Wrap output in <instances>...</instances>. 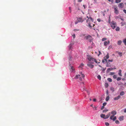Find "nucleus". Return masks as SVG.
Returning <instances> with one entry per match:
<instances>
[{"label": "nucleus", "instance_id": "1", "mask_svg": "<svg viewBox=\"0 0 126 126\" xmlns=\"http://www.w3.org/2000/svg\"><path fill=\"white\" fill-rule=\"evenodd\" d=\"M88 59L89 61V62H90L91 63H93L94 62L97 63H100L99 62L98 63V62L95 59L93 58L91 56H89L88 58Z\"/></svg>", "mask_w": 126, "mask_h": 126}, {"label": "nucleus", "instance_id": "2", "mask_svg": "<svg viewBox=\"0 0 126 126\" xmlns=\"http://www.w3.org/2000/svg\"><path fill=\"white\" fill-rule=\"evenodd\" d=\"M111 114H112L110 118L111 120H113V121H115L116 119V116H114L116 114V112L114 110L113 111H111Z\"/></svg>", "mask_w": 126, "mask_h": 126}, {"label": "nucleus", "instance_id": "3", "mask_svg": "<svg viewBox=\"0 0 126 126\" xmlns=\"http://www.w3.org/2000/svg\"><path fill=\"white\" fill-rule=\"evenodd\" d=\"M109 58V54L108 53L106 56L104 57V59L102 60V62L103 63H104L105 61H106V62H107V59H108Z\"/></svg>", "mask_w": 126, "mask_h": 126}, {"label": "nucleus", "instance_id": "4", "mask_svg": "<svg viewBox=\"0 0 126 126\" xmlns=\"http://www.w3.org/2000/svg\"><path fill=\"white\" fill-rule=\"evenodd\" d=\"M80 73L81 75H77L76 76V77H75V79H77L79 78V80H82V78L80 77V76H81V77L83 78H84V75L83 74H82L81 72Z\"/></svg>", "mask_w": 126, "mask_h": 126}, {"label": "nucleus", "instance_id": "5", "mask_svg": "<svg viewBox=\"0 0 126 126\" xmlns=\"http://www.w3.org/2000/svg\"><path fill=\"white\" fill-rule=\"evenodd\" d=\"M110 24L111 27L113 29H115L116 26V22L114 21H112L111 23Z\"/></svg>", "mask_w": 126, "mask_h": 126}, {"label": "nucleus", "instance_id": "6", "mask_svg": "<svg viewBox=\"0 0 126 126\" xmlns=\"http://www.w3.org/2000/svg\"><path fill=\"white\" fill-rule=\"evenodd\" d=\"M84 20L82 18V17H79L77 19V21L79 22H82L84 21Z\"/></svg>", "mask_w": 126, "mask_h": 126}, {"label": "nucleus", "instance_id": "7", "mask_svg": "<svg viewBox=\"0 0 126 126\" xmlns=\"http://www.w3.org/2000/svg\"><path fill=\"white\" fill-rule=\"evenodd\" d=\"M90 62H88V63L87 64V66L91 68H92L94 67V65H93L91 64Z\"/></svg>", "mask_w": 126, "mask_h": 126}, {"label": "nucleus", "instance_id": "8", "mask_svg": "<svg viewBox=\"0 0 126 126\" xmlns=\"http://www.w3.org/2000/svg\"><path fill=\"white\" fill-rule=\"evenodd\" d=\"M118 6L119 8H122L124 7V4L123 3L121 2L119 4Z\"/></svg>", "mask_w": 126, "mask_h": 126}, {"label": "nucleus", "instance_id": "9", "mask_svg": "<svg viewBox=\"0 0 126 126\" xmlns=\"http://www.w3.org/2000/svg\"><path fill=\"white\" fill-rule=\"evenodd\" d=\"M110 43V41L109 40H108L107 41H105L104 43V45L105 46H107L108 44H109Z\"/></svg>", "mask_w": 126, "mask_h": 126}, {"label": "nucleus", "instance_id": "10", "mask_svg": "<svg viewBox=\"0 0 126 126\" xmlns=\"http://www.w3.org/2000/svg\"><path fill=\"white\" fill-rule=\"evenodd\" d=\"M114 12L116 14H118L119 13V12L118 10L117 9V8H114Z\"/></svg>", "mask_w": 126, "mask_h": 126}, {"label": "nucleus", "instance_id": "11", "mask_svg": "<svg viewBox=\"0 0 126 126\" xmlns=\"http://www.w3.org/2000/svg\"><path fill=\"white\" fill-rule=\"evenodd\" d=\"M120 97V96L119 95L117 96L114 97L113 98V99L114 100H117L119 99Z\"/></svg>", "mask_w": 126, "mask_h": 126}, {"label": "nucleus", "instance_id": "12", "mask_svg": "<svg viewBox=\"0 0 126 126\" xmlns=\"http://www.w3.org/2000/svg\"><path fill=\"white\" fill-rule=\"evenodd\" d=\"M110 112L108 114H107L106 116H105V119H107L109 118L110 116Z\"/></svg>", "mask_w": 126, "mask_h": 126}, {"label": "nucleus", "instance_id": "13", "mask_svg": "<svg viewBox=\"0 0 126 126\" xmlns=\"http://www.w3.org/2000/svg\"><path fill=\"white\" fill-rule=\"evenodd\" d=\"M119 120L120 121H123L124 120V117L123 116H121L119 117Z\"/></svg>", "mask_w": 126, "mask_h": 126}, {"label": "nucleus", "instance_id": "14", "mask_svg": "<svg viewBox=\"0 0 126 126\" xmlns=\"http://www.w3.org/2000/svg\"><path fill=\"white\" fill-rule=\"evenodd\" d=\"M121 72H122L121 70H119V72H118V74L120 76H122V73H121Z\"/></svg>", "mask_w": 126, "mask_h": 126}, {"label": "nucleus", "instance_id": "15", "mask_svg": "<svg viewBox=\"0 0 126 126\" xmlns=\"http://www.w3.org/2000/svg\"><path fill=\"white\" fill-rule=\"evenodd\" d=\"M100 117L101 118H103L105 119V115L104 114H102L100 115Z\"/></svg>", "mask_w": 126, "mask_h": 126}, {"label": "nucleus", "instance_id": "16", "mask_svg": "<svg viewBox=\"0 0 126 126\" xmlns=\"http://www.w3.org/2000/svg\"><path fill=\"white\" fill-rule=\"evenodd\" d=\"M72 57L70 55H69V61H71L72 60Z\"/></svg>", "mask_w": 126, "mask_h": 126}, {"label": "nucleus", "instance_id": "17", "mask_svg": "<svg viewBox=\"0 0 126 126\" xmlns=\"http://www.w3.org/2000/svg\"><path fill=\"white\" fill-rule=\"evenodd\" d=\"M121 26H123L126 25V23L124 21H122L121 22Z\"/></svg>", "mask_w": 126, "mask_h": 126}, {"label": "nucleus", "instance_id": "18", "mask_svg": "<svg viewBox=\"0 0 126 126\" xmlns=\"http://www.w3.org/2000/svg\"><path fill=\"white\" fill-rule=\"evenodd\" d=\"M110 90L112 91V92H113L114 91V88L113 87H111L110 88Z\"/></svg>", "mask_w": 126, "mask_h": 126}, {"label": "nucleus", "instance_id": "19", "mask_svg": "<svg viewBox=\"0 0 126 126\" xmlns=\"http://www.w3.org/2000/svg\"><path fill=\"white\" fill-rule=\"evenodd\" d=\"M122 43V42L121 40H119L118 41L117 44L118 45H121Z\"/></svg>", "mask_w": 126, "mask_h": 126}, {"label": "nucleus", "instance_id": "20", "mask_svg": "<svg viewBox=\"0 0 126 126\" xmlns=\"http://www.w3.org/2000/svg\"><path fill=\"white\" fill-rule=\"evenodd\" d=\"M105 86L106 88H107L109 86V84L107 83H106L105 84Z\"/></svg>", "mask_w": 126, "mask_h": 126}, {"label": "nucleus", "instance_id": "21", "mask_svg": "<svg viewBox=\"0 0 126 126\" xmlns=\"http://www.w3.org/2000/svg\"><path fill=\"white\" fill-rule=\"evenodd\" d=\"M110 98V97L109 96H107L106 98V101H108Z\"/></svg>", "mask_w": 126, "mask_h": 126}, {"label": "nucleus", "instance_id": "22", "mask_svg": "<svg viewBox=\"0 0 126 126\" xmlns=\"http://www.w3.org/2000/svg\"><path fill=\"white\" fill-rule=\"evenodd\" d=\"M124 92L123 91H122L120 93V95L122 96L124 94Z\"/></svg>", "mask_w": 126, "mask_h": 126}, {"label": "nucleus", "instance_id": "23", "mask_svg": "<svg viewBox=\"0 0 126 126\" xmlns=\"http://www.w3.org/2000/svg\"><path fill=\"white\" fill-rule=\"evenodd\" d=\"M91 37V36L90 35H88L86 37V39H89Z\"/></svg>", "mask_w": 126, "mask_h": 126}, {"label": "nucleus", "instance_id": "24", "mask_svg": "<svg viewBox=\"0 0 126 126\" xmlns=\"http://www.w3.org/2000/svg\"><path fill=\"white\" fill-rule=\"evenodd\" d=\"M120 30V28L119 27H117L115 29L116 31H119Z\"/></svg>", "mask_w": 126, "mask_h": 126}, {"label": "nucleus", "instance_id": "25", "mask_svg": "<svg viewBox=\"0 0 126 126\" xmlns=\"http://www.w3.org/2000/svg\"><path fill=\"white\" fill-rule=\"evenodd\" d=\"M108 80L109 82H111L112 81V79L110 78H109L107 79Z\"/></svg>", "mask_w": 126, "mask_h": 126}, {"label": "nucleus", "instance_id": "26", "mask_svg": "<svg viewBox=\"0 0 126 126\" xmlns=\"http://www.w3.org/2000/svg\"><path fill=\"white\" fill-rule=\"evenodd\" d=\"M123 42L125 45H126V38L123 40Z\"/></svg>", "mask_w": 126, "mask_h": 126}, {"label": "nucleus", "instance_id": "27", "mask_svg": "<svg viewBox=\"0 0 126 126\" xmlns=\"http://www.w3.org/2000/svg\"><path fill=\"white\" fill-rule=\"evenodd\" d=\"M121 1V0H116L115 2L117 3H120Z\"/></svg>", "mask_w": 126, "mask_h": 126}, {"label": "nucleus", "instance_id": "28", "mask_svg": "<svg viewBox=\"0 0 126 126\" xmlns=\"http://www.w3.org/2000/svg\"><path fill=\"white\" fill-rule=\"evenodd\" d=\"M112 69H113V68H108L107 70V71H108V72H109L110 71L112 70Z\"/></svg>", "mask_w": 126, "mask_h": 126}, {"label": "nucleus", "instance_id": "29", "mask_svg": "<svg viewBox=\"0 0 126 126\" xmlns=\"http://www.w3.org/2000/svg\"><path fill=\"white\" fill-rule=\"evenodd\" d=\"M97 78L98 79H99L100 80L101 79V76L99 75L97 76Z\"/></svg>", "mask_w": 126, "mask_h": 126}, {"label": "nucleus", "instance_id": "30", "mask_svg": "<svg viewBox=\"0 0 126 126\" xmlns=\"http://www.w3.org/2000/svg\"><path fill=\"white\" fill-rule=\"evenodd\" d=\"M117 75H114L113 76V78L114 79H115L117 78Z\"/></svg>", "mask_w": 126, "mask_h": 126}, {"label": "nucleus", "instance_id": "31", "mask_svg": "<svg viewBox=\"0 0 126 126\" xmlns=\"http://www.w3.org/2000/svg\"><path fill=\"white\" fill-rule=\"evenodd\" d=\"M115 123L117 124H119V123H120V122H119V121L118 120H116V121H115Z\"/></svg>", "mask_w": 126, "mask_h": 126}, {"label": "nucleus", "instance_id": "32", "mask_svg": "<svg viewBox=\"0 0 126 126\" xmlns=\"http://www.w3.org/2000/svg\"><path fill=\"white\" fill-rule=\"evenodd\" d=\"M83 66H84V64L83 63H82L80 64V65L79 67H83Z\"/></svg>", "mask_w": 126, "mask_h": 126}, {"label": "nucleus", "instance_id": "33", "mask_svg": "<svg viewBox=\"0 0 126 126\" xmlns=\"http://www.w3.org/2000/svg\"><path fill=\"white\" fill-rule=\"evenodd\" d=\"M118 54L120 56H122V53L121 52H118Z\"/></svg>", "mask_w": 126, "mask_h": 126}, {"label": "nucleus", "instance_id": "34", "mask_svg": "<svg viewBox=\"0 0 126 126\" xmlns=\"http://www.w3.org/2000/svg\"><path fill=\"white\" fill-rule=\"evenodd\" d=\"M121 77H118L117 79V81H119V80H120L121 79Z\"/></svg>", "mask_w": 126, "mask_h": 126}, {"label": "nucleus", "instance_id": "35", "mask_svg": "<svg viewBox=\"0 0 126 126\" xmlns=\"http://www.w3.org/2000/svg\"><path fill=\"white\" fill-rule=\"evenodd\" d=\"M115 74V73L114 72H110V75H114Z\"/></svg>", "mask_w": 126, "mask_h": 126}, {"label": "nucleus", "instance_id": "36", "mask_svg": "<svg viewBox=\"0 0 126 126\" xmlns=\"http://www.w3.org/2000/svg\"><path fill=\"white\" fill-rule=\"evenodd\" d=\"M105 124L106 126H108L109 125V123L108 122H106Z\"/></svg>", "mask_w": 126, "mask_h": 126}, {"label": "nucleus", "instance_id": "37", "mask_svg": "<svg viewBox=\"0 0 126 126\" xmlns=\"http://www.w3.org/2000/svg\"><path fill=\"white\" fill-rule=\"evenodd\" d=\"M107 40V38H103L102 39V41H104L105 40Z\"/></svg>", "mask_w": 126, "mask_h": 126}, {"label": "nucleus", "instance_id": "38", "mask_svg": "<svg viewBox=\"0 0 126 126\" xmlns=\"http://www.w3.org/2000/svg\"><path fill=\"white\" fill-rule=\"evenodd\" d=\"M120 17H121L120 16H116L115 17V18L117 19L118 18H120Z\"/></svg>", "mask_w": 126, "mask_h": 126}, {"label": "nucleus", "instance_id": "39", "mask_svg": "<svg viewBox=\"0 0 126 126\" xmlns=\"http://www.w3.org/2000/svg\"><path fill=\"white\" fill-rule=\"evenodd\" d=\"M108 111V110H104L103 111V112H106L107 111Z\"/></svg>", "mask_w": 126, "mask_h": 126}, {"label": "nucleus", "instance_id": "40", "mask_svg": "<svg viewBox=\"0 0 126 126\" xmlns=\"http://www.w3.org/2000/svg\"><path fill=\"white\" fill-rule=\"evenodd\" d=\"M89 18L90 19V20H91V21L92 22H93L94 21L93 19L91 17H90Z\"/></svg>", "mask_w": 126, "mask_h": 126}, {"label": "nucleus", "instance_id": "41", "mask_svg": "<svg viewBox=\"0 0 126 126\" xmlns=\"http://www.w3.org/2000/svg\"><path fill=\"white\" fill-rule=\"evenodd\" d=\"M107 104V103H104L103 104V106H104L106 105Z\"/></svg>", "mask_w": 126, "mask_h": 126}, {"label": "nucleus", "instance_id": "42", "mask_svg": "<svg viewBox=\"0 0 126 126\" xmlns=\"http://www.w3.org/2000/svg\"><path fill=\"white\" fill-rule=\"evenodd\" d=\"M108 61L109 62H113V60H108Z\"/></svg>", "mask_w": 126, "mask_h": 126}, {"label": "nucleus", "instance_id": "43", "mask_svg": "<svg viewBox=\"0 0 126 126\" xmlns=\"http://www.w3.org/2000/svg\"><path fill=\"white\" fill-rule=\"evenodd\" d=\"M69 10L70 11V12H71V8L70 7H69Z\"/></svg>", "mask_w": 126, "mask_h": 126}, {"label": "nucleus", "instance_id": "44", "mask_svg": "<svg viewBox=\"0 0 126 126\" xmlns=\"http://www.w3.org/2000/svg\"><path fill=\"white\" fill-rule=\"evenodd\" d=\"M88 26L89 27L92 28V26L91 25V24L90 23H88Z\"/></svg>", "mask_w": 126, "mask_h": 126}, {"label": "nucleus", "instance_id": "45", "mask_svg": "<svg viewBox=\"0 0 126 126\" xmlns=\"http://www.w3.org/2000/svg\"><path fill=\"white\" fill-rule=\"evenodd\" d=\"M97 21L98 22H100L101 21V20L100 19H97Z\"/></svg>", "mask_w": 126, "mask_h": 126}, {"label": "nucleus", "instance_id": "46", "mask_svg": "<svg viewBox=\"0 0 126 126\" xmlns=\"http://www.w3.org/2000/svg\"><path fill=\"white\" fill-rule=\"evenodd\" d=\"M106 69V68H103L102 69V71H104Z\"/></svg>", "mask_w": 126, "mask_h": 126}, {"label": "nucleus", "instance_id": "47", "mask_svg": "<svg viewBox=\"0 0 126 126\" xmlns=\"http://www.w3.org/2000/svg\"><path fill=\"white\" fill-rule=\"evenodd\" d=\"M104 108V106H103L102 107H101V110H102Z\"/></svg>", "mask_w": 126, "mask_h": 126}, {"label": "nucleus", "instance_id": "48", "mask_svg": "<svg viewBox=\"0 0 126 126\" xmlns=\"http://www.w3.org/2000/svg\"><path fill=\"white\" fill-rule=\"evenodd\" d=\"M101 13L103 14V15L104 16L105 15V14H104V13H103V12H101Z\"/></svg>", "mask_w": 126, "mask_h": 126}, {"label": "nucleus", "instance_id": "49", "mask_svg": "<svg viewBox=\"0 0 126 126\" xmlns=\"http://www.w3.org/2000/svg\"><path fill=\"white\" fill-rule=\"evenodd\" d=\"M106 93V94H107V95H108V93H109V91L108 90H107Z\"/></svg>", "mask_w": 126, "mask_h": 126}, {"label": "nucleus", "instance_id": "50", "mask_svg": "<svg viewBox=\"0 0 126 126\" xmlns=\"http://www.w3.org/2000/svg\"><path fill=\"white\" fill-rule=\"evenodd\" d=\"M123 11L126 14V10H125V9H124L123 10Z\"/></svg>", "mask_w": 126, "mask_h": 126}, {"label": "nucleus", "instance_id": "51", "mask_svg": "<svg viewBox=\"0 0 126 126\" xmlns=\"http://www.w3.org/2000/svg\"><path fill=\"white\" fill-rule=\"evenodd\" d=\"M93 109L95 110H97L96 107H94V108H93Z\"/></svg>", "mask_w": 126, "mask_h": 126}, {"label": "nucleus", "instance_id": "52", "mask_svg": "<svg viewBox=\"0 0 126 126\" xmlns=\"http://www.w3.org/2000/svg\"><path fill=\"white\" fill-rule=\"evenodd\" d=\"M107 63V64H106V66L107 67H108V62H106Z\"/></svg>", "mask_w": 126, "mask_h": 126}, {"label": "nucleus", "instance_id": "53", "mask_svg": "<svg viewBox=\"0 0 126 126\" xmlns=\"http://www.w3.org/2000/svg\"><path fill=\"white\" fill-rule=\"evenodd\" d=\"M72 47L71 46H70L69 47V49H71L72 48Z\"/></svg>", "mask_w": 126, "mask_h": 126}, {"label": "nucleus", "instance_id": "54", "mask_svg": "<svg viewBox=\"0 0 126 126\" xmlns=\"http://www.w3.org/2000/svg\"><path fill=\"white\" fill-rule=\"evenodd\" d=\"M124 112L125 113H126V108L124 110Z\"/></svg>", "mask_w": 126, "mask_h": 126}, {"label": "nucleus", "instance_id": "55", "mask_svg": "<svg viewBox=\"0 0 126 126\" xmlns=\"http://www.w3.org/2000/svg\"><path fill=\"white\" fill-rule=\"evenodd\" d=\"M109 22L110 23V17H109Z\"/></svg>", "mask_w": 126, "mask_h": 126}, {"label": "nucleus", "instance_id": "56", "mask_svg": "<svg viewBox=\"0 0 126 126\" xmlns=\"http://www.w3.org/2000/svg\"><path fill=\"white\" fill-rule=\"evenodd\" d=\"M120 18L122 20V21H123L124 20V19L123 18H121V17Z\"/></svg>", "mask_w": 126, "mask_h": 126}, {"label": "nucleus", "instance_id": "57", "mask_svg": "<svg viewBox=\"0 0 126 126\" xmlns=\"http://www.w3.org/2000/svg\"><path fill=\"white\" fill-rule=\"evenodd\" d=\"M86 91L87 92V93L88 94H90V92H89L88 91Z\"/></svg>", "mask_w": 126, "mask_h": 126}, {"label": "nucleus", "instance_id": "58", "mask_svg": "<svg viewBox=\"0 0 126 126\" xmlns=\"http://www.w3.org/2000/svg\"><path fill=\"white\" fill-rule=\"evenodd\" d=\"M82 0H78V2H81L82 1Z\"/></svg>", "mask_w": 126, "mask_h": 126}, {"label": "nucleus", "instance_id": "59", "mask_svg": "<svg viewBox=\"0 0 126 126\" xmlns=\"http://www.w3.org/2000/svg\"><path fill=\"white\" fill-rule=\"evenodd\" d=\"M96 99L94 98V99H93V101H94L95 102V101H96Z\"/></svg>", "mask_w": 126, "mask_h": 126}, {"label": "nucleus", "instance_id": "60", "mask_svg": "<svg viewBox=\"0 0 126 126\" xmlns=\"http://www.w3.org/2000/svg\"><path fill=\"white\" fill-rule=\"evenodd\" d=\"M99 54L98 55V56H99V55H100L101 54V52H100V51H99Z\"/></svg>", "mask_w": 126, "mask_h": 126}, {"label": "nucleus", "instance_id": "61", "mask_svg": "<svg viewBox=\"0 0 126 126\" xmlns=\"http://www.w3.org/2000/svg\"><path fill=\"white\" fill-rule=\"evenodd\" d=\"M71 69L72 70H74L73 67L72 66L71 67Z\"/></svg>", "mask_w": 126, "mask_h": 126}, {"label": "nucleus", "instance_id": "62", "mask_svg": "<svg viewBox=\"0 0 126 126\" xmlns=\"http://www.w3.org/2000/svg\"><path fill=\"white\" fill-rule=\"evenodd\" d=\"M78 22H78V21H77V22H75V24H77Z\"/></svg>", "mask_w": 126, "mask_h": 126}, {"label": "nucleus", "instance_id": "63", "mask_svg": "<svg viewBox=\"0 0 126 126\" xmlns=\"http://www.w3.org/2000/svg\"><path fill=\"white\" fill-rule=\"evenodd\" d=\"M76 9L77 10H80V9H79V7L78 8H76Z\"/></svg>", "mask_w": 126, "mask_h": 126}, {"label": "nucleus", "instance_id": "64", "mask_svg": "<svg viewBox=\"0 0 126 126\" xmlns=\"http://www.w3.org/2000/svg\"><path fill=\"white\" fill-rule=\"evenodd\" d=\"M73 38H75V34H74L73 35Z\"/></svg>", "mask_w": 126, "mask_h": 126}]
</instances>
